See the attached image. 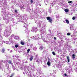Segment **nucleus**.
<instances>
[{
    "instance_id": "nucleus-1",
    "label": "nucleus",
    "mask_w": 77,
    "mask_h": 77,
    "mask_svg": "<svg viewBox=\"0 0 77 77\" xmlns=\"http://www.w3.org/2000/svg\"><path fill=\"white\" fill-rule=\"evenodd\" d=\"M46 19L47 20H48V21L50 23H52V21H53V20L51 18V17H46Z\"/></svg>"
},
{
    "instance_id": "nucleus-2",
    "label": "nucleus",
    "mask_w": 77,
    "mask_h": 77,
    "mask_svg": "<svg viewBox=\"0 0 77 77\" xmlns=\"http://www.w3.org/2000/svg\"><path fill=\"white\" fill-rule=\"evenodd\" d=\"M75 58V54H73L72 55V59L73 60H74Z\"/></svg>"
},
{
    "instance_id": "nucleus-3",
    "label": "nucleus",
    "mask_w": 77,
    "mask_h": 77,
    "mask_svg": "<svg viewBox=\"0 0 77 77\" xmlns=\"http://www.w3.org/2000/svg\"><path fill=\"white\" fill-rule=\"evenodd\" d=\"M33 57H34V56H31L30 57V61H32V60H33Z\"/></svg>"
},
{
    "instance_id": "nucleus-4",
    "label": "nucleus",
    "mask_w": 77,
    "mask_h": 77,
    "mask_svg": "<svg viewBox=\"0 0 77 77\" xmlns=\"http://www.w3.org/2000/svg\"><path fill=\"white\" fill-rule=\"evenodd\" d=\"M67 57V60H68V62H69V61H70L69 60H70V59H69V56H67L66 57Z\"/></svg>"
},
{
    "instance_id": "nucleus-5",
    "label": "nucleus",
    "mask_w": 77,
    "mask_h": 77,
    "mask_svg": "<svg viewBox=\"0 0 77 77\" xmlns=\"http://www.w3.org/2000/svg\"><path fill=\"white\" fill-rule=\"evenodd\" d=\"M8 62L9 64H11V65H12V61L11 60H9Z\"/></svg>"
},
{
    "instance_id": "nucleus-6",
    "label": "nucleus",
    "mask_w": 77,
    "mask_h": 77,
    "mask_svg": "<svg viewBox=\"0 0 77 77\" xmlns=\"http://www.w3.org/2000/svg\"><path fill=\"white\" fill-rule=\"evenodd\" d=\"M47 65H48V66H50V65H51L50 62L49 61H48L47 62Z\"/></svg>"
},
{
    "instance_id": "nucleus-7",
    "label": "nucleus",
    "mask_w": 77,
    "mask_h": 77,
    "mask_svg": "<svg viewBox=\"0 0 77 77\" xmlns=\"http://www.w3.org/2000/svg\"><path fill=\"white\" fill-rule=\"evenodd\" d=\"M64 11L65 12H68V11H69V10L68 9L66 8L65 9Z\"/></svg>"
},
{
    "instance_id": "nucleus-8",
    "label": "nucleus",
    "mask_w": 77,
    "mask_h": 77,
    "mask_svg": "<svg viewBox=\"0 0 77 77\" xmlns=\"http://www.w3.org/2000/svg\"><path fill=\"white\" fill-rule=\"evenodd\" d=\"M5 49L4 48H3L2 49V52L4 53H5Z\"/></svg>"
},
{
    "instance_id": "nucleus-9",
    "label": "nucleus",
    "mask_w": 77,
    "mask_h": 77,
    "mask_svg": "<svg viewBox=\"0 0 77 77\" xmlns=\"http://www.w3.org/2000/svg\"><path fill=\"white\" fill-rule=\"evenodd\" d=\"M65 21L67 24H69V20H68L66 19L65 20Z\"/></svg>"
},
{
    "instance_id": "nucleus-10",
    "label": "nucleus",
    "mask_w": 77,
    "mask_h": 77,
    "mask_svg": "<svg viewBox=\"0 0 77 77\" xmlns=\"http://www.w3.org/2000/svg\"><path fill=\"white\" fill-rule=\"evenodd\" d=\"M20 44L21 45H24V42H21Z\"/></svg>"
},
{
    "instance_id": "nucleus-11",
    "label": "nucleus",
    "mask_w": 77,
    "mask_h": 77,
    "mask_svg": "<svg viewBox=\"0 0 77 77\" xmlns=\"http://www.w3.org/2000/svg\"><path fill=\"white\" fill-rule=\"evenodd\" d=\"M67 36H70L71 35V33L68 32L67 33Z\"/></svg>"
},
{
    "instance_id": "nucleus-12",
    "label": "nucleus",
    "mask_w": 77,
    "mask_h": 77,
    "mask_svg": "<svg viewBox=\"0 0 77 77\" xmlns=\"http://www.w3.org/2000/svg\"><path fill=\"white\" fill-rule=\"evenodd\" d=\"M14 75V73H13L11 74V75L10 76V77H13Z\"/></svg>"
},
{
    "instance_id": "nucleus-13",
    "label": "nucleus",
    "mask_w": 77,
    "mask_h": 77,
    "mask_svg": "<svg viewBox=\"0 0 77 77\" xmlns=\"http://www.w3.org/2000/svg\"><path fill=\"white\" fill-rule=\"evenodd\" d=\"M52 54L54 56H55V55H56V53H55L54 51L52 52Z\"/></svg>"
},
{
    "instance_id": "nucleus-14",
    "label": "nucleus",
    "mask_w": 77,
    "mask_h": 77,
    "mask_svg": "<svg viewBox=\"0 0 77 77\" xmlns=\"http://www.w3.org/2000/svg\"><path fill=\"white\" fill-rule=\"evenodd\" d=\"M18 47V45H15V47L16 48H17Z\"/></svg>"
},
{
    "instance_id": "nucleus-15",
    "label": "nucleus",
    "mask_w": 77,
    "mask_h": 77,
    "mask_svg": "<svg viewBox=\"0 0 77 77\" xmlns=\"http://www.w3.org/2000/svg\"><path fill=\"white\" fill-rule=\"evenodd\" d=\"M30 49H29L27 50V51L28 53H29V51H30Z\"/></svg>"
},
{
    "instance_id": "nucleus-16",
    "label": "nucleus",
    "mask_w": 77,
    "mask_h": 77,
    "mask_svg": "<svg viewBox=\"0 0 77 77\" xmlns=\"http://www.w3.org/2000/svg\"><path fill=\"white\" fill-rule=\"evenodd\" d=\"M75 17H73L72 18V20H75Z\"/></svg>"
},
{
    "instance_id": "nucleus-17",
    "label": "nucleus",
    "mask_w": 77,
    "mask_h": 77,
    "mask_svg": "<svg viewBox=\"0 0 77 77\" xmlns=\"http://www.w3.org/2000/svg\"><path fill=\"white\" fill-rule=\"evenodd\" d=\"M30 3H33V0H31V1H30Z\"/></svg>"
},
{
    "instance_id": "nucleus-18",
    "label": "nucleus",
    "mask_w": 77,
    "mask_h": 77,
    "mask_svg": "<svg viewBox=\"0 0 77 77\" xmlns=\"http://www.w3.org/2000/svg\"><path fill=\"white\" fill-rule=\"evenodd\" d=\"M68 2L69 3H72V1H69Z\"/></svg>"
},
{
    "instance_id": "nucleus-19",
    "label": "nucleus",
    "mask_w": 77,
    "mask_h": 77,
    "mask_svg": "<svg viewBox=\"0 0 77 77\" xmlns=\"http://www.w3.org/2000/svg\"><path fill=\"white\" fill-rule=\"evenodd\" d=\"M24 27H25L26 30V29H27V27H26L25 26H24Z\"/></svg>"
},
{
    "instance_id": "nucleus-20",
    "label": "nucleus",
    "mask_w": 77,
    "mask_h": 77,
    "mask_svg": "<svg viewBox=\"0 0 77 77\" xmlns=\"http://www.w3.org/2000/svg\"><path fill=\"white\" fill-rule=\"evenodd\" d=\"M15 12H16V13H17V10H15Z\"/></svg>"
},
{
    "instance_id": "nucleus-21",
    "label": "nucleus",
    "mask_w": 77,
    "mask_h": 77,
    "mask_svg": "<svg viewBox=\"0 0 77 77\" xmlns=\"http://www.w3.org/2000/svg\"><path fill=\"white\" fill-rule=\"evenodd\" d=\"M40 49H41V50H42V49H43V48H42V47H40Z\"/></svg>"
},
{
    "instance_id": "nucleus-22",
    "label": "nucleus",
    "mask_w": 77,
    "mask_h": 77,
    "mask_svg": "<svg viewBox=\"0 0 77 77\" xmlns=\"http://www.w3.org/2000/svg\"><path fill=\"white\" fill-rule=\"evenodd\" d=\"M36 62H38V63H39V61H38V60H36Z\"/></svg>"
},
{
    "instance_id": "nucleus-23",
    "label": "nucleus",
    "mask_w": 77,
    "mask_h": 77,
    "mask_svg": "<svg viewBox=\"0 0 77 77\" xmlns=\"http://www.w3.org/2000/svg\"><path fill=\"white\" fill-rule=\"evenodd\" d=\"M54 38L55 40H56V37H54Z\"/></svg>"
},
{
    "instance_id": "nucleus-24",
    "label": "nucleus",
    "mask_w": 77,
    "mask_h": 77,
    "mask_svg": "<svg viewBox=\"0 0 77 77\" xmlns=\"http://www.w3.org/2000/svg\"><path fill=\"white\" fill-rule=\"evenodd\" d=\"M64 75H65V76H66V75H66V74L65 73Z\"/></svg>"
},
{
    "instance_id": "nucleus-25",
    "label": "nucleus",
    "mask_w": 77,
    "mask_h": 77,
    "mask_svg": "<svg viewBox=\"0 0 77 77\" xmlns=\"http://www.w3.org/2000/svg\"><path fill=\"white\" fill-rule=\"evenodd\" d=\"M0 77H1L0 76Z\"/></svg>"
}]
</instances>
